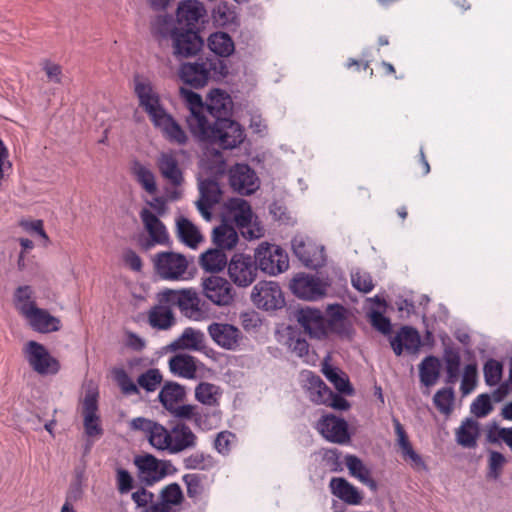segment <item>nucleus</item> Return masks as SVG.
Segmentation results:
<instances>
[{
	"mask_svg": "<svg viewBox=\"0 0 512 512\" xmlns=\"http://www.w3.org/2000/svg\"><path fill=\"white\" fill-rule=\"evenodd\" d=\"M204 476L201 474L190 473L182 477V481L186 485L187 496L192 500H198L204 493L203 485Z\"/></svg>",
	"mask_w": 512,
	"mask_h": 512,
	"instance_id": "56",
	"label": "nucleus"
},
{
	"mask_svg": "<svg viewBox=\"0 0 512 512\" xmlns=\"http://www.w3.org/2000/svg\"><path fill=\"white\" fill-rule=\"evenodd\" d=\"M169 453L178 454L197 445V436L185 423H177L170 429Z\"/></svg>",
	"mask_w": 512,
	"mask_h": 512,
	"instance_id": "27",
	"label": "nucleus"
},
{
	"mask_svg": "<svg viewBox=\"0 0 512 512\" xmlns=\"http://www.w3.org/2000/svg\"><path fill=\"white\" fill-rule=\"evenodd\" d=\"M22 315L37 332L49 333L61 329V321L45 309L38 308L36 303L25 304L22 307Z\"/></svg>",
	"mask_w": 512,
	"mask_h": 512,
	"instance_id": "16",
	"label": "nucleus"
},
{
	"mask_svg": "<svg viewBox=\"0 0 512 512\" xmlns=\"http://www.w3.org/2000/svg\"><path fill=\"white\" fill-rule=\"evenodd\" d=\"M329 489L335 497L348 505H359L363 500L361 491L343 477H333Z\"/></svg>",
	"mask_w": 512,
	"mask_h": 512,
	"instance_id": "30",
	"label": "nucleus"
},
{
	"mask_svg": "<svg viewBox=\"0 0 512 512\" xmlns=\"http://www.w3.org/2000/svg\"><path fill=\"white\" fill-rule=\"evenodd\" d=\"M204 341V334L193 328H186L182 335L172 344L178 349L200 350Z\"/></svg>",
	"mask_w": 512,
	"mask_h": 512,
	"instance_id": "51",
	"label": "nucleus"
},
{
	"mask_svg": "<svg viewBox=\"0 0 512 512\" xmlns=\"http://www.w3.org/2000/svg\"><path fill=\"white\" fill-rule=\"evenodd\" d=\"M148 236L152 237V241L159 243L161 246H170L171 239L164 223L151 210L143 208L139 213Z\"/></svg>",
	"mask_w": 512,
	"mask_h": 512,
	"instance_id": "26",
	"label": "nucleus"
},
{
	"mask_svg": "<svg viewBox=\"0 0 512 512\" xmlns=\"http://www.w3.org/2000/svg\"><path fill=\"white\" fill-rule=\"evenodd\" d=\"M129 425L132 430L144 432L149 444L156 450L169 451L170 430L162 424L144 417H137L133 418Z\"/></svg>",
	"mask_w": 512,
	"mask_h": 512,
	"instance_id": "9",
	"label": "nucleus"
},
{
	"mask_svg": "<svg viewBox=\"0 0 512 512\" xmlns=\"http://www.w3.org/2000/svg\"><path fill=\"white\" fill-rule=\"evenodd\" d=\"M131 498L137 507L142 508L141 512H145L149 506L155 504V495L145 487H140L132 493Z\"/></svg>",
	"mask_w": 512,
	"mask_h": 512,
	"instance_id": "63",
	"label": "nucleus"
},
{
	"mask_svg": "<svg viewBox=\"0 0 512 512\" xmlns=\"http://www.w3.org/2000/svg\"><path fill=\"white\" fill-rule=\"evenodd\" d=\"M479 434L478 422L472 418H466L456 430V441L464 448H475Z\"/></svg>",
	"mask_w": 512,
	"mask_h": 512,
	"instance_id": "37",
	"label": "nucleus"
},
{
	"mask_svg": "<svg viewBox=\"0 0 512 512\" xmlns=\"http://www.w3.org/2000/svg\"><path fill=\"white\" fill-rule=\"evenodd\" d=\"M305 376V387L310 392V398L313 402L320 404L324 401L323 396L329 389L324 381L313 372H307Z\"/></svg>",
	"mask_w": 512,
	"mask_h": 512,
	"instance_id": "52",
	"label": "nucleus"
},
{
	"mask_svg": "<svg viewBox=\"0 0 512 512\" xmlns=\"http://www.w3.org/2000/svg\"><path fill=\"white\" fill-rule=\"evenodd\" d=\"M391 347L395 355L400 356L405 349L408 353L415 354L421 346V337L418 331L410 326H403L390 339Z\"/></svg>",
	"mask_w": 512,
	"mask_h": 512,
	"instance_id": "25",
	"label": "nucleus"
},
{
	"mask_svg": "<svg viewBox=\"0 0 512 512\" xmlns=\"http://www.w3.org/2000/svg\"><path fill=\"white\" fill-rule=\"evenodd\" d=\"M229 183L241 195H251L260 186L259 178L248 164H235L229 169Z\"/></svg>",
	"mask_w": 512,
	"mask_h": 512,
	"instance_id": "14",
	"label": "nucleus"
},
{
	"mask_svg": "<svg viewBox=\"0 0 512 512\" xmlns=\"http://www.w3.org/2000/svg\"><path fill=\"white\" fill-rule=\"evenodd\" d=\"M185 397V387L173 381L166 382L158 394L159 402L168 412H171L178 404L182 403Z\"/></svg>",
	"mask_w": 512,
	"mask_h": 512,
	"instance_id": "33",
	"label": "nucleus"
},
{
	"mask_svg": "<svg viewBox=\"0 0 512 512\" xmlns=\"http://www.w3.org/2000/svg\"><path fill=\"white\" fill-rule=\"evenodd\" d=\"M161 176L172 186L178 187L184 182L183 172L173 152H163L157 159Z\"/></svg>",
	"mask_w": 512,
	"mask_h": 512,
	"instance_id": "29",
	"label": "nucleus"
},
{
	"mask_svg": "<svg viewBox=\"0 0 512 512\" xmlns=\"http://www.w3.org/2000/svg\"><path fill=\"white\" fill-rule=\"evenodd\" d=\"M131 171L138 183L146 192L154 194L157 191L155 176L149 168L139 161H134L132 163Z\"/></svg>",
	"mask_w": 512,
	"mask_h": 512,
	"instance_id": "50",
	"label": "nucleus"
},
{
	"mask_svg": "<svg viewBox=\"0 0 512 512\" xmlns=\"http://www.w3.org/2000/svg\"><path fill=\"white\" fill-rule=\"evenodd\" d=\"M169 368L174 375L193 379L197 371L196 359L188 354H177L169 359Z\"/></svg>",
	"mask_w": 512,
	"mask_h": 512,
	"instance_id": "35",
	"label": "nucleus"
},
{
	"mask_svg": "<svg viewBox=\"0 0 512 512\" xmlns=\"http://www.w3.org/2000/svg\"><path fill=\"white\" fill-rule=\"evenodd\" d=\"M454 399L453 388L445 387L435 393L433 403L441 414L450 415L453 411Z\"/></svg>",
	"mask_w": 512,
	"mask_h": 512,
	"instance_id": "53",
	"label": "nucleus"
},
{
	"mask_svg": "<svg viewBox=\"0 0 512 512\" xmlns=\"http://www.w3.org/2000/svg\"><path fill=\"white\" fill-rule=\"evenodd\" d=\"M180 94L189 110V114L186 116V124L189 131L194 136L209 120L205 114V104L199 94L189 89L181 88Z\"/></svg>",
	"mask_w": 512,
	"mask_h": 512,
	"instance_id": "15",
	"label": "nucleus"
},
{
	"mask_svg": "<svg viewBox=\"0 0 512 512\" xmlns=\"http://www.w3.org/2000/svg\"><path fill=\"white\" fill-rule=\"evenodd\" d=\"M202 288L205 297L217 306H229L234 301L235 292L226 278L211 275L203 279Z\"/></svg>",
	"mask_w": 512,
	"mask_h": 512,
	"instance_id": "13",
	"label": "nucleus"
},
{
	"mask_svg": "<svg viewBox=\"0 0 512 512\" xmlns=\"http://www.w3.org/2000/svg\"><path fill=\"white\" fill-rule=\"evenodd\" d=\"M116 487L120 494H127L133 488L134 479L130 472L122 467L116 468Z\"/></svg>",
	"mask_w": 512,
	"mask_h": 512,
	"instance_id": "64",
	"label": "nucleus"
},
{
	"mask_svg": "<svg viewBox=\"0 0 512 512\" xmlns=\"http://www.w3.org/2000/svg\"><path fill=\"white\" fill-rule=\"evenodd\" d=\"M477 381V366L476 364H467L464 368V373L461 381V391L463 395L471 393Z\"/></svg>",
	"mask_w": 512,
	"mask_h": 512,
	"instance_id": "62",
	"label": "nucleus"
},
{
	"mask_svg": "<svg viewBox=\"0 0 512 512\" xmlns=\"http://www.w3.org/2000/svg\"><path fill=\"white\" fill-rule=\"evenodd\" d=\"M294 255L302 264L311 269H317L325 264L324 247L303 236H295L292 241Z\"/></svg>",
	"mask_w": 512,
	"mask_h": 512,
	"instance_id": "11",
	"label": "nucleus"
},
{
	"mask_svg": "<svg viewBox=\"0 0 512 512\" xmlns=\"http://www.w3.org/2000/svg\"><path fill=\"white\" fill-rule=\"evenodd\" d=\"M440 376V361L435 356L425 357L419 365L420 381L426 387L435 385Z\"/></svg>",
	"mask_w": 512,
	"mask_h": 512,
	"instance_id": "41",
	"label": "nucleus"
},
{
	"mask_svg": "<svg viewBox=\"0 0 512 512\" xmlns=\"http://www.w3.org/2000/svg\"><path fill=\"white\" fill-rule=\"evenodd\" d=\"M254 259L258 269L269 275H278L289 267V258L278 245L262 242L255 250Z\"/></svg>",
	"mask_w": 512,
	"mask_h": 512,
	"instance_id": "5",
	"label": "nucleus"
},
{
	"mask_svg": "<svg viewBox=\"0 0 512 512\" xmlns=\"http://www.w3.org/2000/svg\"><path fill=\"white\" fill-rule=\"evenodd\" d=\"M505 463L506 459L502 453L490 450L487 476L495 480L498 479L502 473V469Z\"/></svg>",
	"mask_w": 512,
	"mask_h": 512,
	"instance_id": "60",
	"label": "nucleus"
},
{
	"mask_svg": "<svg viewBox=\"0 0 512 512\" xmlns=\"http://www.w3.org/2000/svg\"><path fill=\"white\" fill-rule=\"evenodd\" d=\"M23 355L32 370L39 375H55L60 371L61 365L58 359L37 341H28L23 347Z\"/></svg>",
	"mask_w": 512,
	"mask_h": 512,
	"instance_id": "6",
	"label": "nucleus"
},
{
	"mask_svg": "<svg viewBox=\"0 0 512 512\" xmlns=\"http://www.w3.org/2000/svg\"><path fill=\"white\" fill-rule=\"evenodd\" d=\"M443 359L445 362L446 370V384H455L458 380L461 366V356L458 349L451 346L444 348Z\"/></svg>",
	"mask_w": 512,
	"mask_h": 512,
	"instance_id": "42",
	"label": "nucleus"
},
{
	"mask_svg": "<svg viewBox=\"0 0 512 512\" xmlns=\"http://www.w3.org/2000/svg\"><path fill=\"white\" fill-rule=\"evenodd\" d=\"M133 81L134 93L138 98L139 107L143 109L152 123L167 110L161 103L159 93L148 78L135 75Z\"/></svg>",
	"mask_w": 512,
	"mask_h": 512,
	"instance_id": "7",
	"label": "nucleus"
},
{
	"mask_svg": "<svg viewBox=\"0 0 512 512\" xmlns=\"http://www.w3.org/2000/svg\"><path fill=\"white\" fill-rule=\"evenodd\" d=\"M184 501V494L180 485L176 482L164 486L158 495L154 505L148 507L145 512H178L176 506Z\"/></svg>",
	"mask_w": 512,
	"mask_h": 512,
	"instance_id": "22",
	"label": "nucleus"
},
{
	"mask_svg": "<svg viewBox=\"0 0 512 512\" xmlns=\"http://www.w3.org/2000/svg\"><path fill=\"white\" fill-rule=\"evenodd\" d=\"M346 466L350 474L356 477L360 482L369 487L370 490L376 491L377 482L371 477L370 470L355 455H347L345 458Z\"/></svg>",
	"mask_w": 512,
	"mask_h": 512,
	"instance_id": "39",
	"label": "nucleus"
},
{
	"mask_svg": "<svg viewBox=\"0 0 512 512\" xmlns=\"http://www.w3.org/2000/svg\"><path fill=\"white\" fill-rule=\"evenodd\" d=\"M200 198L196 206L202 217L209 221L212 217L211 209L220 202L222 191L215 179L207 178L199 183Z\"/></svg>",
	"mask_w": 512,
	"mask_h": 512,
	"instance_id": "18",
	"label": "nucleus"
},
{
	"mask_svg": "<svg viewBox=\"0 0 512 512\" xmlns=\"http://www.w3.org/2000/svg\"><path fill=\"white\" fill-rule=\"evenodd\" d=\"M297 321L311 338L323 339L326 337L327 319L320 310L309 307L301 308L297 311Z\"/></svg>",
	"mask_w": 512,
	"mask_h": 512,
	"instance_id": "21",
	"label": "nucleus"
},
{
	"mask_svg": "<svg viewBox=\"0 0 512 512\" xmlns=\"http://www.w3.org/2000/svg\"><path fill=\"white\" fill-rule=\"evenodd\" d=\"M154 272L166 281H184L190 278L189 261L185 255L173 251H161L151 257Z\"/></svg>",
	"mask_w": 512,
	"mask_h": 512,
	"instance_id": "3",
	"label": "nucleus"
},
{
	"mask_svg": "<svg viewBox=\"0 0 512 512\" xmlns=\"http://www.w3.org/2000/svg\"><path fill=\"white\" fill-rule=\"evenodd\" d=\"M154 128L161 131L164 138L172 143L179 146L187 145L189 137L180 124L174 119V117L165 111L159 118L152 122Z\"/></svg>",
	"mask_w": 512,
	"mask_h": 512,
	"instance_id": "23",
	"label": "nucleus"
},
{
	"mask_svg": "<svg viewBox=\"0 0 512 512\" xmlns=\"http://www.w3.org/2000/svg\"><path fill=\"white\" fill-rule=\"evenodd\" d=\"M221 397L220 388L209 382H200L195 387V399L206 406H217L219 405V399Z\"/></svg>",
	"mask_w": 512,
	"mask_h": 512,
	"instance_id": "46",
	"label": "nucleus"
},
{
	"mask_svg": "<svg viewBox=\"0 0 512 512\" xmlns=\"http://www.w3.org/2000/svg\"><path fill=\"white\" fill-rule=\"evenodd\" d=\"M493 410L491 398L488 394H480L471 404V413L478 418L487 416Z\"/></svg>",
	"mask_w": 512,
	"mask_h": 512,
	"instance_id": "61",
	"label": "nucleus"
},
{
	"mask_svg": "<svg viewBox=\"0 0 512 512\" xmlns=\"http://www.w3.org/2000/svg\"><path fill=\"white\" fill-rule=\"evenodd\" d=\"M199 264L207 272L222 271L227 265V256L224 249L217 247L207 250L200 255Z\"/></svg>",
	"mask_w": 512,
	"mask_h": 512,
	"instance_id": "40",
	"label": "nucleus"
},
{
	"mask_svg": "<svg viewBox=\"0 0 512 512\" xmlns=\"http://www.w3.org/2000/svg\"><path fill=\"white\" fill-rule=\"evenodd\" d=\"M208 46L216 57H228L234 52V42L225 32L211 34L208 38Z\"/></svg>",
	"mask_w": 512,
	"mask_h": 512,
	"instance_id": "43",
	"label": "nucleus"
},
{
	"mask_svg": "<svg viewBox=\"0 0 512 512\" xmlns=\"http://www.w3.org/2000/svg\"><path fill=\"white\" fill-rule=\"evenodd\" d=\"M98 412V394L88 391L82 403L83 425L85 433L89 437H99L103 434Z\"/></svg>",
	"mask_w": 512,
	"mask_h": 512,
	"instance_id": "20",
	"label": "nucleus"
},
{
	"mask_svg": "<svg viewBox=\"0 0 512 512\" xmlns=\"http://www.w3.org/2000/svg\"><path fill=\"white\" fill-rule=\"evenodd\" d=\"M163 377L159 369L150 368L140 374L137 384L147 392H154L162 383Z\"/></svg>",
	"mask_w": 512,
	"mask_h": 512,
	"instance_id": "54",
	"label": "nucleus"
},
{
	"mask_svg": "<svg viewBox=\"0 0 512 512\" xmlns=\"http://www.w3.org/2000/svg\"><path fill=\"white\" fill-rule=\"evenodd\" d=\"M213 242L221 249H232L238 242V234L235 228L228 224H221L213 230Z\"/></svg>",
	"mask_w": 512,
	"mask_h": 512,
	"instance_id": "45",
	"label": "nucleus"
},
{
	"mask_svg": "<svg viewBox=\"0 0 512 512\" xmlns=\"http://www.w3.org/2000/svg\"><path fill=\"white\" fill-rule=\"evenodd\" d=\"M212 18L220 26L234 25L238 19L236 7L227 1H220L212 10Z\"/></svg>",
	"mask_w": 512,
	"mask_h": 512,
	"instance_id": "47",
	"label": "nucleus"
},
{
	"mask_svg": "<svg viewBox=\"0 0 512 512\" xmlns=\"http://www.w3.org/2000/svg\"><path fill=\"white\" fill-rule=\"evenodd\" d=\"M112 373L114 380L124 395L128 396L139 394L138 385L132 381L128 373L123 368H115Z\"/></svg>",
	"mask_w": 512,
	"mask_h": 512,
	"instance_id": "57",
	"label": "nucleus"
},
{
	"mask_svg": "<svg viewBox=\"0 0 512 512\" xmlns=\"http://www.w3.org/2000/svg\"><path fill=\"white\" fill-rule=\"evenodd\" d=\"M203 305L204 304L201 302L198 293L194 289H182L178 308L185 317L193 320L202 319L205 315V310L202 307Z\"/></svg>",
	"mask_w": 512,
	"mask_h": 512,
	"instance_id": "31",
	"label": "nucleus"
},
{
	"mask_svg": "<svg viewBox=\"0 0 512 512\" xmlns=\"http://www.w3.org/2000/svg\"><path fill=\"white\" fill-rule=\"evenodd\" d=\"M173 54L179 58L196 55L203 47V40L193 28L175 27L171 31Z\"/></svg>",
	"mask_w": 512,
	"mask_h": 512,
	"instance_id": "10",
	"label": "nucleus"
},
{
	"mask_svg": "<svg viewBox=\"0 0 512 512\" xmlns=\"http://www.w3.org/2000/svg\"><path fill=\"white\" fill-rule=\"evenodd\" d=\"M211 338L221 347L233 350L238 346L240 330L227 323H212L208 326Z\"/></svg>",
	"mask_w": 512,
	"mask_h": 512,
	"instance_id": "28",
	"label": "nucleus"
},
{
	"mask_svg": "<svg viewBox=\"0 0 512 512\" xmlns=\"http://www.w3.org/2000/svg\"><path fill=\"white\" fill-rule=\"evenodd\" d=\"M233 109V102L228 93L221 89L212 90L205 103V113L218 121L220 118H229Z\"/></svg>",
	"mask_w": 512,
	"mask_h": 512,
	"instance_id": "24",
	"label": "nucleus"
},
{
	"mask_svg": "<svg viewBox=\"0 0 512 512\" xmlns=\"http://www.w3.org/2000/svg\"><path fill=\"white\" fill-rule=\"evenodd\" d=\"M227 74L228 66L225 60L216 56L183 63L179 69L181 80L195 89L204 87L211 79L221 80Z\"/></svg>",
	"mask_w": 512,
	"mask_h": 512,
	"instance_id": "2",
	"label": "nucleus"
},
{
	"mask_svg": "<svg viewBox=\"0 0 512 512\" xmlns=\"http://www.w3.org/2000/svg\"><path fill=\"white\" fill-rule=\"evenodd\" d=\"M251 300L259 309L277 310L285 305L283 292L274 281H260L252 290Z\"/></svg>",
	"mask_w": 512,
	"mask_h": 512,
	"instance_id": "8",
	"label": "nucleus"
},
{
	"mask_svg": "<svg viewBox=\"0 0 512 512\" xmlns=\"http://www.w3.org/2000/svg\"><path fill=\"white\" fill-rule=\"evenodd\" d=\"M173 27V18L170 15H158L151 22V32L162 38L170 37Z\"/></svg>",
	"mask_w": 512,
	"mask_h": 512,
	"instance_id": "58",
	"label": "nucleus"
},
{
	"mask_svg": "<svg viewBox=\"0 0 512 512\" xmlns=\"http://www.w3.org/2000/svg\"><path fill=\"white\" fill-rule=\"evenodd\" d=\"M292 292L305 300H317L325 295L326 287L323 282L313 275L300 274L290 283Z\"/></svg>",
	"mask_w": 512,
	"mask_h": 512,
	"instance_id": "17",
	"label": "nucleus"
},
{
	"mask_svg": "<svg viewBox=\"0 0 512 512\" xmlns=\"http://www.w3.org/2000/svg\"><path fill=\"white\" fill-rule=\"evenodd\" d=\"M332 312L327 319L326 324V336L329 332H334L339 335H348L349 334V325L348 321L344 314V308L340 305H336L335 307L330 308Z\"/></svg>",
	"mask_w": 512,
	"mask_h": 512,
	"instance_id": "48",
	"label": "nucleus"
},
{
	"mask_svg": "<svg viewBox=\"0 0 512 512\" xmlns=\"http://www.w3.org/2000/svg\"><path fill=\"white\" fill-rule=\"evenodd\" d=\"M317 429L332 443L343 444L350 439L347 422L332 414L323 416L317 423Z\"/></svg>",
	"mask_w": 512,
	"mask_h": 512,
	"instance_id": "19",
	"label": "nucleus"
},
{
	"mask_svg": "<svg viewBox=\"0 0 512 512\" xmlns=\"http://www.w3.org/2000/svg\"><path fill=\"white\" fill-rule=\"evenodd\" d=\"M502 364L495 360L489 359L486 361L483 367L485 383L488 386H495L501 379L502 376Z\"/></svg>",
	"mask_w": 512,
	"mask_h": 512,
	"instance_id": "59",
	"label": "nucleus"
},
{
	"mask_svg": "<svg viewBox=\"0 0 512 512\" xmlns=\"http://www.w3.org/2000/svg\"><path fill=\"white\" fill-rule=\"evenodd\" d=\"M198 140L209 142L224 150L238 147L245 139L243 127L230 118L208 120L194 135Z\"/></svg>",
	"mask_w": 512,
	"mask_h": 512,
	"instance_id": "1",
	"label": "nucleus"
},
{
	"mask_svg": "<svg viewBox=\"0 0 512 512\" xmlns=\"http://www.w3.org/2000/svg\"><path fill=\"white\" fill-rule=\"evenodd\" d=\"M134 465L138 469V477L146 486H152L166 476L177 473V468L170 460H161L152 454L136 456Z\"/></svg>",
	"mask_w": 512,
	"mask_h": 512,
	"instance_id": "4",
	"label": "nucleus"
},
{
	"mask_svg": "<svg viewBox=\"0 0 512 512\" xmlns=\"http://www.w3.org/2000/svg\"><path fill=\"white\" fill-rule=\"evenodd\" d=\"M148 321L153 328L167 330L175 324V317L170 307L158 303L149 310Z\"/></svg>",
	"mask_w": 512,
	"mask_h": 512,
	"instance_id": "38",
	"label": "nucleus"
},
{
	"mask_svg": "<svg viewBox=\"0 0 512 512\" xmlns=\"http://www.w3.org/2000/svg\"><path fill=\"white\" fill-rule=\"evenodd\" d=\"M213 457L203 452H195L183 459V465L188 470H207L213 466Z\"/></svg>",
	"mask_w": 512,
	"mask_h": 512,
	"instance_id": "55",
	"label": "nucleus"
},
{
	"mask_svg": "<svg viewBox=\"0 0 512 512\" xmlns=\"http://www.w3.org/2000/svg\"><path fill=\"white\" fill-rule=\"evenodd\" d=\"M226 208L239 228H246L252 221V209L248 201L242 198H231Z\"/></svg>",
	"mask_w": 512,
	"mask_h": 512,
	"instance_id": "34",
	"label": "nucleus"
},
{
	"mask_svg": "<svg viewBox=\"0 0 512 512\" xmlns=\"http://www.w3.org/2000/svg\"><path fill=\"white\" fill-rule=\"evenodd\" d=\"M205 10L198 0H183L179 3L176 11V19L179 25L187 28L195 26L203 16Z\"/></svg>",
	"mask_w": 512,
	"mask_h": 512,
	"instance_id": "32",
	"label": "nucleus"
},
{
	"mask_svg": "<svg viewBox=\"0 0 512 512\" xmlns=\"http://www.w3.org/2000/svg\"><path fill=\"white\" fill-rule=\"evenodd\" d=\"M169 413L173 417L181 420H192L194 425L200 429L206 428L205 421L203 419L205 415L202 413V409L197 405L180 403Z\"/></svg>",
	"mask_w": 512,
	"mask_h": 512,
	"instance_id": "44",
	"label": "nucleus"
},
{
	"mask_svg": "<svg viewBox=\"0 0 512 512\" xmlns=\"http://www.w3.org/2000/svg\"><path fill=\"white\" fill-rule=\"evenodd\" d=\"M322 372L340 393L348 396L354 394V388L343 372L329 365H324Z\"/></svg>",
	"mask_w": 512,
	"mask_h": 512,
	"instance_id": "49",
	"label": "nucleus"
},
{
	"mask_svg": "<svg viewBox=\"0 0 512 512\" xmlns=\"http://www.w3.org/2000/svg\"><path fill=\"white\" fill-rule=\"evenodd\" d=\"M258 267L249 255L235 254L228 264L230 279L239 287L251 285L257 277Z\"/></svg>",
	"mask_w": 512,
	"mask_h": 512,
	"instance_id": "12",
	"label": "nucleus"
},
{
	"mask_svg": "<svg viewBox=\"0 0 512 512\" xmlns=\"http://www.w3.org/2000/svg\"><path fill=\"white\" fill-rule=\"evenodd\" d=\"M176 234L180 241L190 248H196L203 240L199 229L185 217L176 220Z\"/></svg>",
	"mask_w": 512,
	"mask_h": 512,
	"instance_id": "36",
	"label": "nucleus"
}]
</instances>
